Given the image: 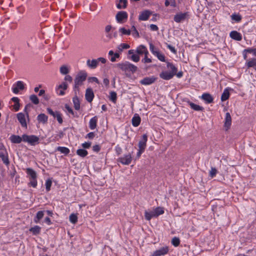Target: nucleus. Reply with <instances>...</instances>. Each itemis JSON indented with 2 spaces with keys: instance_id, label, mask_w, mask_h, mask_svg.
Masks as SVG:
<instances>
[{
  "instance_id": "1",
  "label": "nucleus",
  "mask_w": 256,
  "mask_h": 256,
  "mask_svg": "<svg viewBox=\"0 0 256 256\" xmlns=\"http://www.w3.org/2000/svg\"><path fill=\"white\" fill-rule=\"evenodd\" d=\"M88 74L86 71L81 70L78 72L74 78V90H78L79 87L82 85L83 82L86 80Z\"/></svg>"
},
{
  "instance_id": "2",
  "label": "nucleus",
  "mask_w": 256,
  "mask_h": 256,
  "mask_svg": "<svg viewBox=\"0 0 256 256\" xmlns=\"http://www.w3.org/2000/svg\"><path fill=\"white\" fill-rule=\"evenodd\" d=\"M117 66L122 71L131 72L132 73L135 72L138 70V68L136 66L128 62L124 63L118 64Z\"/></svg>"
},
{
  "instance_id": "3",
  "label": "nucleus",
  "mask_w": 256,
  "mask_h": 256,
  "mask_svg": "<svg viewBox=\"0 0 256 256\" xmlns=\"http://www.w3.org/2000/svg\"><path fill=\"white\" fill-rule=\"evenodd\" d=\"M39 138L34 135L28 136L27 134L22 135V141L27 142L32 146L38 143Z\"/></svg>"
},
{
  "instance_id": "4",
  "label": "nucleus",
  "mask_w": 256,
  "mask_h": 256,
  "mask_svg": "<svg viewBox=\"0 0 256 256\" xmlns=\"http://www.w3.org/2000/svg\"><path fill=\"white\" fill-rule=\"evenodd\" d=\"M0 158H2L4 164L6 166L9 165L10 161L8 158V152L4 146L2 144L0 145Z\"/></svg>"
},
{
  "instance_id": "5",
  "label": "nucleus",
  "mask_w": 256,
  "mask_h": 256,
  "mask_svg": "<svg viewBox=\"0 0 256 256\" xmlns=\"http://www.w3.org/2000/svg\"><path fill=\"white\" fill-rule=\"evenodd\" d=\"M128 15L126 12H118L116 14V18L119 23H124L128 19Z\"/></svg>"
},
{
  "instance_id": "6",
  "label": "nucleus",
  "mask_w": 256,
  "mask_h": 256,
  "mask_svg": "<svg viewBox=\"0 0 256 256\" xmlns=\"http://www.w3.org/2000/svg\"><path fill=\"white\" fill-rule=\"evenodd\" d=\"M168 246H164L154 251L151 256H162L166 254L168 252Z\"/></svg>"
},
{
  "instance_id": "7",
  "label": "nucleus",
  "mask_w": 256,
  "mask_h": 256,
  "mask_svg": "<svg viewBox=\"0 0 256 256\" xmlns=\"http://www.w3.org/2000/svg\"><path fill=\"white\" fill-rule=\"evenodd\" d=\"M132 160V157L130 154L124 155L118 158V161L124 165H128Z\"/></svg>"
},
{
  "instance_id": "8",
  "label": "nucleus",
  "mask_w": 256,
  "mask_h": 256,
  "mask_svg": "<svg viewBox=\"0 0 256 256\" xmlns=\"http://www.w3.org/2000/svg\"><path fill=\"white\" fill-rule=\"evenodd\" d=\"M157 78L154 76L146 77L140 81V83L143 85H150L155 82Z\"/></svg>"
},
{
  "instance_id": "9",
  "label": "nucleus",
  "mask_w": 256,
  "mask_h": 256,
  "mask_svg": "<svg viewBox=\"0 0 256 256\" xmlns=\"http://www.w3.org/2000/svg\"><path fill=\"white\" fill-rule=\"evenodd\" d=\"M152 14V12L149 10H144L140 12L138 16L140 20H147L150 16Z\"/></svg>"
},
{
  "instance_id": "10",
  "label": "nucleus",
  "mask_w": 256,
  "mask_h": 256,
  "mask_svg": "<svg viewBox=\"0 0 256 256\" xmlns=\"http://www.w3.org/2000/svg\"><path fill=\"white\" fill-rule=\"evenodd\" d=\"M24 88V86L22 82L18 81L13 86L12 88L14 93L17 94L19 90H23Z\"/></svg>"
},
{
  "instance_id": "11",
  "label": "nucleus",
  "mask_w": 256,
  "mask_h": 256,
  "mask_svg": "<svg viewBox=\"0 0 256 256\" xmlns=\"http://www.w3.org/2000/svg\"><path fill=\"white\" fill-rule=\"evenodd\" d=\"M85 98L86 100L89 102H91L92 101L94 98V94L91 88H88L86 90Z\"/></svg>"
},
{
  "instance_id": "12",
  "label": "nucleus",
  "mask_w": 256,
  "mask_h": 256,
  "mask_svg": "<svg viewBox=\"0 0 256 256\" xmlns=\"http://www.w3.org/2000/svg\"><path fill=\"white\" fill-rule=\"evenodd\" d=\"M17 118L21 126L24 128H27V124L24 114L22 112L18 113L17 114Z\"/></svg>"
},
{
  "instance_id": "13",
  "label": "nucleus",
  "mask_w": 256,
  "mask_h": 256,
  "mask_svg": "<svg viewBox=\"0 0 256 256\" xmlns=\"http://www.w3.org/2000/svg\"><path fill=\"white\" fill-rule=\"evenodd\" d=\"M174 74L171 72L167 71L162 72L160 74V77L164 80H169L173 78Z\"/></svg>"
},
{
  "instance_id": "14",
  "label": "nucleus",
  "mask_w": 256,
  "mask_h": 256,
  "mask_svg": "<svg viewBox=\"0 0 256 256\" xmlns=\"http://www.w3.org/2000/svg\"><path fill=\"white\" fill-rule=\"evenodd\" d=\"M187 15L188 12L180 13L176 14L174 16V20L176 22H180L186 19Z\"/></svg>"
},
{
  "instance_id": "15",
  "label": "nucleus",
  "mask_w": 256,
  "mask_h": 256,
  "mask_svg": "<svg viewBox=\"0 0 256 256\" xmlns=\"http://www.w3.org/2000/svg\"><path fill=\"white\" fill-rule=\"evenodd\" d=\"M148 140V136L146 134L142 135V140L138 142V148L140 149H142L144 150L146 147V144Z\"/></svg>"
},
{
  "instance_id": "16",
  "label": "nucleus",
  "mask_w": 256,
  "mask_h": 256,
  "mask_svg": "<svg viewBox=\"0 0 256 256\" xmlns=\"http://www.w3.org/2000/svg\"><path fill=\"white\" fill-rule=\"evenodd\" d=\"M232 124V118L229 112H226V114L225 121L224 126L228 130L230 126Z\"/></svg>"
},
{
  "instance_id": "17",
  "label": "nucleus",
  "mask_w": 256,
  "mask_h": 256,
  "mask_svg": "<svg viewBox=\"0 0 256 256\" xmlns=\"http://www.w3.org/2000/svg\"><path fill=\"white\" fill-rule=\"evenodd\" d=\"M230 37L234 40L240 41L242 40L241 34L236 31H232L230 33Z\"/></svg>"
},
{
  "instance_id": "18",
  "label": "nucleus",
  "mask_w": 256,
  "mask_h": 256,
  "mask_svg": "<svg viewBox=\"0 0 256 256\" xmlns=\"http://www.w3.org/2000/svg\"><path fill=\"white\" fill-rule=\"evenodd\" d=\"M202 98L204 100L207 104H210L213 102L214 98L212 96L208 93L204 94L202 96Z\"/></svg>"
},
{
  "instance_id": "19",
  "label": "nucleus",
  "mask_w": 256,
  "mask_h": 256,
  "mask_svg": "<svg viewBox=\"0 0 256 256\" xmlns=\"http://www.w3.org/2000/svg\"><path fill=\"white\" fill-rule=\"evenodd\" d=\"M10 139L11 142L14 144H20L22 140V136L20 137L19 136L13 134L10 136Z\"/></svg>"
},
{
  "instance_id": "20",
  "label": "nucleus",
  "mask_w": 256,
  "mask_h": 256,
  "mask_svg": "<svg viewBox=\"0 0 256 256\" xmlns=\"http://www.w3.org/2000/svg\"><path fill=\"white\" fill-rule=\"evenodd\" d=\"M246 66L248 68H252L256 71V58H252L248 60Z\"/></svg>"
},
{
  "instance_id": "21",
  "label": "nucleus",
  "mask_w": 256,
  "mask_h": 256,
  "mask_svg": "<svg viewBox=\"0 0 256 256\" xmlns=\"http://www.w3.org/2000/svg\"><path fill=\"white\" fill-rule=\"evenodd\" d=\"M88 66L90 68H95L98 65V60L97 59H94L92 60H88L86 62Z\"/></svg>"
},
{
  "instance_id": "22",
  "label": "nucleus",
  "mask_w": 256,
  "mask_h": 256,
  "mask_svg": "<svg viewBox=\"0 0 256 256\" xmlns=\"http://www.w3.org/2000/svg\"><path fill=\"white\" fill-rule=\"evenodd\" d=\"M98 122V118L95 116L92 118L89 122V127L91 130H94L96 128Z\"/></svg>"
},
{
  "instance_id": "23",
  "label": "nucleus",
  "mask_w": 256,
  "mask_h": 256,
  "mask_svg": "<svg viewBox=\"0 0 256 256\" xmlns=\"http://www.w3.org/2000/svg\"><path fill=\"white\" fill-rule=\"evenodd\" d=\"M26 172L29 176V179L36 178V172L33 169L31 168H27L26 169Z\"/></svg>"
},
{
  "instance_id": "24",
  "label": "nucleus",
  "mask_w": 256,
  "mask_h": 256,
  "mask_svg": "<svg viewBox=\"0 0 256 256\" xmlns=\"http://www.w3.org/2000/svg\"><path fill=\"white\" fill-rule=\"evenodd\" d=\"M144 216L147 220H150L152 218L156 217L154 210L150 212L146 210L144 212Z\"/></svg>"
},
{
  "instance_id": "25",
  "label": "nucleus",
  "mask_w": 256,
  "mask_h": 256,
  "mask_svg": "<svg viewBox=\"0 0 256 256\" xmlns=\"http://www.w3.org/2000/svg\"><path fill=\"white\" fill-rule=\"evenodd\" d=\"M140 120H141L140 116L138 114H136L132 118V124L134 126H138L140 125Z\"/></svg>"
},
{
  "instance_id": "26",
  "label": "nucleus",
  "mask_w": 256,
  "mask_h": 256,
  "mask_svg": "<svg viewBox=\"0 0 256 256\" xmlns=\"http://www.w3.org/2000/svg\"><path fill=\"white\" fill-rule=\"evenodd\" d=\"M37 120L40 122L46 124L48 122V117L44 114H40L38 115Z\"/></svg>"
},
{
  "instance_id": "27",
  "label": "nucleus",
  "mask_w": 256,
  "mask_h": 256,
  "mask_svg": "<svg viewBox=\"0 0 256 256\" xmlns=\"http://www.w3.org/2000/svg\"><path fill=\"white\" fill-rule=\"evenodd\" d=\"M188 104L190 106V108L194 110L202 111L204 110L203 107L199 105L196 104L192 102H188Z\"/></svg>"
},
{
  "instance_id": "28",
  "label": "nucleus",
  "mask_w": 256,
  "mask_h": 256,
  "mask_svg": "<svg viewBox=\"0 0 256 256\" xmlns=\"http://www.w3.org/2000/svg\"><path fill=\"white\" fill-rule=\"evenodd\" d=\"M60 71L62 74H67L70 72V68L66 65H62L60 67Z\"/></svg>"
},
{
  "instance_id": "29",
  "label": "nucleus",
  "mask_w": 256,
  "mask_h": 256,
  "mask_svg": "<svg viewBox=\"0 0 256 256\" xmlns=\"http://www.w3.org/2000/svg\"><path fill=\"white\" fill-rule=\"evenodd\" d=\"M44 215V211H38L36 214V216L34 218V222L36 223H38L40 220H41Z\"/></svg>"
},
{
  "instance_id": "30",
  "label": "nucleus",
  "mask_w": 256,
  "mask_h": 256,
  "mask_svg": "<svg viewBox=\"0 0 256 256\" xmlns=\"http://www.w3.org/2000/svg\"><path fill=\"white\" fill-rule=\"evenodd\" d=\"M230 96V92L228 88H226L221 96V100L224 102L227 100Z\"/></svg>"
},
{
  "instance_id": "31",
  "label": "nucleus",
  "mask_w": 256,
  "mask_h": 256,
  "mask_svg": "<svg viewBox=\"0 0 256 256\" xmlns=\"http://www.w3.org/2000/svg\"><path fill=\"white\" fill-rule=\"evenodd\" d=\"M40 227L38 226H36L34 227L31 228L29 230L32 232L34 235L38 234L40 232Z\"/></svg>"
},
{
  "instance_id": "32",
  "label": "nucleus",
  "mask_w": 256,
  "mask_h": 256,
  "mask_svg": "<svg viewBox=\"0 0 256 256\" xmlns=\"http://www.w3.org/2000/svg\"><path fill=\"white\" fill-rule=\"evenodd\" d=\"M166 64L167 68L170 70V72L176 75L177 72V68L172 64L170 62H167Z\"/></svg>"
},
{
  "instance_id": "33",
  "label": "nucleus",
  "mask_w": 256,
  "mask_h": 256,
  "mask_svg": "<svg viewBox=\"0 0 256 256\" xmlns=\"http://www.w3.org/2000/svg\"><path fill=\"white\" fill-rule=\"evenodd\" d=\"M127 0H120L119 3L116 4V7L118 9L125 8L127 6Z\"/></svg>"
},
{
  "instance_id": "34",
  "label": "nucleus",
  "mask_w": 256,
  "mask_h": 256,
  "mask_svg": "<svg viewBox=\"0 0 256 256\" xmlns=\"http://www.w3.org/2000/svg\"><path fill=\"white\" fill-rule=\"evenodd\" d=\"M73 102L74 104V108L76 110H79L80 108V102L77 96H75L73 98Z\"/></svg>"
},
{
  "instance_id": "35",
  "label": "nucleus",
  "mask_w": 256,
  "mask_h": 256,
  "mask_svg": "<svg viewBox=\"0 0 256 256\" xmlns=\"http://www.w3.org/2000/svg\"><path fill=\"white\" fill-rule=\"evenodd\" d=\"M76 154L78 156H79L82 158H84L87 156V154H88V152L87 150H86L84 149L80 148V149H78L76 150Z\"/></svg>"
},
{
  "instance_id": "36",
  "label": "nucleus",
  "mask_w": 256,
  "mask_h": 256,
  "mask_svg": "<svg viewBox=\"0 0 256 256\" xmlns=\"http://www.w3.org/2000/svg\"><path fill=\"white\" fill-rule=\"evenodd\" d=\"M154 210L156 217L164 213V208L162 207H157L154 208Z\"/></svg>"
},
{
  "instance_id": "37",
  "label": "nucleus",
  "mask_w": 256,
  "mask_h": 256,
  "mask_svg": "<svg viewBox=\"0 0 256 256\" xmlns=\"http://www.w3.org/2000/svg\"><path fill=\"white\" fill-rule=\"evenodd\" d=\"M57 150L60 152L62 154H64L66 155L70 152V150L66 147L58 146L57 148Z\"/></svg>"
},
{
  "instance_id": "38",
  "label": "nucleus",
  "mask_w": 256,
  "mask_h": 256,
  "mask_svg": "<svg viewBox=\"0 0 256 256\" xmlns=\"http://www.w3.org/2000/svg\"><path fill=\"white\" fill-rule=\"evenodd\" d=\"M30 100L34 104H38L39 103V100L37 96L35 94H32L30 97Z\"/></svg>"
},
{
  "instance_id": "39",
  "label": "nucleus",
  "mask_w": 256,
  "mask_h": 256,
  "mask_svg": "<svg viewBox=\"0 0 256 256\" xmlns=\"http://www.w3.org/2000/svg\"><path fill=\"white\" fill-rule=\"evenodd\" d=\"M119 32L122 34V35H130L131 33L130 30H126L124 28H122L119 29Z\"/></svg>"
},
{
  "instance_id": "40",
  "label": "nucleus",
  "mask_w": 256,
  "mask_h": 256,
  "mask_svg": "<svg viewBox=\"0 0 256 256\" xmlns=\"http://www.w3.org/2000/svg\"><path fill=\"white\" fill-rule=\"evenodd\" d=\"M146 47L143 45H140L138 47L136 52L139 54H142L144 53L146 49Z\"/></svg>"
},
{
  "instance_id": "41",
  "label": "nucleus",
  "mask_w": 256,
  "mask_h": 256,
  "mask_svg": "<svg viewBox=\"0 0 256 256\" xmlns=\"http://www.w3.org/2000/svg\"><path fill=\"white\" fill-rule=\"evenodd\" d=\"M243 52L252 54L254 56H256V48H248L247 49H245Z\"/></svg>"
},
{
  "instance_id": "42",
  "label": "nucleus",
  "mask_w": 256,
  "mask_h": 256,
  "mask_svg": "<svg viewBox=\"0 0 256 256\" xmlns=\"http://www.w3.org/2000/svg\"><path fill=\"white\" fill-rule=\"evenodd\" d=\"M180 243V240L178 238L174 237L172 240V244L174 246H179Z\"/></svg>"
},
{
  "instance_id": "43",
  "label": "nucleus",
  "mask_w": 256,
  "mask_h": 256,
  "mask_svg": "<svg viewBox=\"0 0 256 256\" xmlns=\"http://www.w3.org/2000/svg\"><path fill=\"white\" fill-rule=\"evenodd\" d=\"M130 48V46L129 44H124V43H123V44H121L118 47V49L120 50V51H122L124 49H128V48Z\"/></svg>"
},
{
  "instance_id": "44",
  "label": "nucleus",
  "mask_w": 256,
  "mask_h": 256,
  "mask_svg": "<svg viewBox=\"0 0 256 256\" xmlns=\"http://www.w3.org/2000/svg\"><path fill=\"white\" fill-rule=\"evenodd\" d=\"M57 119V120L58 121V122L60 124H62L63 122V120H62V114H60V113L59 112H56V115H55Z\"/></svg>"
},
{
  "instance_id": "45",
  "label": "nucleus",
  "mask_w": 256,
  "mask_h": 256,
  "mask_svg": "<svg viewBox=\"0 0 256 256\" xmlns=\"http://www.w3.org/2000/svg\"><path fill=\"white\" fill-rule=\"evenodd\" d=\"M70 220L72 224H76L78 221V217L74 214H71L70 216Z\"/></svg>"
},
{
  "instance_id": "46",
  "label": "nucleus",
  "mask_w": 256,
  "mask_h": 256,
  "mask_svg": "<svg viewBox=\"0 0 256 256\" xmlns=\"http://www.w3.org/2000/svg\"><path fill=\"white\" fill-rule=\"evenodd\" d=\"M232 19L237 22H239L242 20V17L240 14H233L231 16Z\"/></svg>"
},
{
  "instance_id": "47",
  "label": "nucleus",
  "mask_w": 256,
  "mask_h": 256,
  "mask_svg": "<svg viewBox=\"0 0 256 256\" xmlns=\"http://www.w3.org/2000/svg\"><path fill=\"white\" fill-rule=\"evenodd\" d=\"M164 4L166 6L170 4V6L174 7L176 6L175 0H166Z\"/></svg>"
},
{
  "instance_id": "48",
  "label": "nucleus",
  "mask_w": 256,
  "mask_h": 256,
  "mask_svg": "<svg viewBox=\"0 0 256 256\" xmlns=\"http://www.w3.org/2000/svg\"><path fill=\"white\" fill-rule=\"evenodd\" d=\"M68 84L65 82H63L62 84L58 86V88L56 89V91L59 90L60 89H63L64 90H66L68 88Z\"/></svg>"
},
{
  "instance_id": "49",
  "label": "nucleus",
  "mask_w": 256,
  "mask_h": 256,
  "mask_svg": "<svg viewBox=\"0 0 256 256\" xmlns=\"http://www.w3.org/2000/svg\"><path fill=\"white\" fill-rule=\"evenodd\" d=\"M154 56H156L162 62H165L164 56L163 54H160L159 52H158Z\"/></svg>"
},
{
  "instance_id": "50",
  "label": "nucleus",
  "mask_w": 256,
  "mask_h": 256,
  "mask_svg": "<svg viewBox=\"0 0 256 256\" xmlns=\"http://www.w3.org/2000/svg\"><path fill=\"white\" fill-rule=\"evenodd\" d=\"M52 182L50 179H48L46 180V188L47 192H48L50 190V187L52 186Z\"/></svg>"
},
{
  "instance_id": "51",
  "label": "nucleus",
  "mask_w": 256,
  "mask_h": 256,
  "mask_svg": "<svg viewBox=\"0 0 256 256\" xmlns=\"http://www.w3.org/2000/svg\"><path fill=\"white\" fill-rule=\"evenodd\" d=\"M116 94L114 92H112L110 93V100L115 102L116 100Z\"/></svg>"
},
{
  "instance_id": "52",
  "label": "nucleus",
  "mask_w": 256,
  "mask_h": 256,
  "mask_svg": "<svg viewBox=\"0 0 256 256\" xmlns=\"http://www.w3.org/2000/svg\"><path fill=\"white\" fill-rule=\"evenodd\" d=\"M150 49L151 52L155 55L158 50L154 47L152 44L150 43Z\"/></svg>"
},
{
  "instance_id": "53",
  "label": "nucleus",
  "mask_w": 256,
  "mask_h": 256,
  "mask_svg": "<svg viewBox=\"0 0 256 256\" xmlns=\"http://www.w3.org/2000/svg\"><path fill=\"white\" fill-rule=\"evenodd\" d=\"M217 173V170L214 168H212L210 172L209 176L211 178H214L216 176V174Z\"/></svg>"
},
{
  "instance_id": "54",
  "label": "nucleus",
  "mask_w": 256,
  "mask_h": 256,
  "mask_svg": "<svg viewBox=\"0 0 256 256\" xmlns=\"http://www.w3.org/2000/svg\"><path fill=\"white\" fill-rule=\"evenodd\" d=\"M30 182L29 183V185H30L34 188H36L37 186V180L36 178H31L29 179Z\"/></svg>"
},
{
  "instance_id": "55",
  "label": "nucleus",
  "mask_w": 256,
  "mask_h": 256,
  "mask_svg": "<svg viewBox=\"0 0 256 256\" xmlns=\"http://www.w3.org/2000/svg\"><path fill=\"white\" fill-rule=\"evenodd\" d=\"M132 28L133 31L132 35L138 38L140 36L139 33L138 31L136 30V27L134 26H133Z\"/></svg>"
},
{
  "instance_id": "56",
  "label": "nucleus",
  "mask_w": 256,
  "mask_h": 256,
  "mask_svg": "<svg viewBox=\"0 0 256 256\" xmlns=\"http://www.w3.org/2000/svg\"><path fill=\"white\" fill-rule=\"evenodd\" d=\"M91 144H92V142H85L82 144V146L84 148H90V147Z\"/></svg>"
},
{
  "instance_id": "57",
  "label": "nucleus",
  "mask_w": 256,
  "mask_h": 256,
  "mask_svg": "<svg viewBox=\"0 0 256 256\" xmlns=\"http://www.w3.org/2000/svg\"><path fill=\"white\" fill-rule=\"evenodd\" d=\"M65 108L66 109V110L69 113L72 114L74 116H75L73 110L70 107V106L68 104H65Z\"/></svg>"
},
{
  "instance_id": "58",
  "label": "nucleus",
  "mask_w": 256,
  "mask_h": 256,
  "mask_svg": "<svg viewBox=\"0 0 256 256\" xmlns=\"http://www.w3.org/2000/svg\"><path fill=\"white\" fill-rule=\"evenodd\" d=\"M131 58L134 62H138L140 60V56L136 54H132Z\"/></svg>"
},
{
  "instance_id": "59",
  "label": "nucleus",
  "mask_w": 256,
  "mask_h": 256,
  "mask_svg": "<svg viewBox=\"0 0 256 256\" xmlns=\"http://www.w3.org/2000/svg\"><path fill=\"white\" fill-rule=\"evenodd\" d=\"M113 55H114V56H112L110 58V60L112 62H114L116 60V58H118L120 57V54H119L116 52Z\"/></svg>"
},
{
  "instance_id": "60",
  "label": "nucleus",
  "mask_w": 256,
  "mask_h": 256,
  "mask_svg": "<svg viewBox=\"0 0 256 256\" xmlns=\"http://www.w3.org/2000/svg\"><path fill=\"white\" fill-rule=\"evenodd\" d=\"M100 150V147L98 144H96L92 146V150L96 152H98Z\"/></svg>"
},
{
  "instance_id": "61",
  "label": "nucleus",
  "mask_w": 256,
  "mask_h": 256,
  "mask_svg": "<svg viewBox=\"0 0 256 256\" xmlns=\"http://www.w3.org/2000/svg\"><path fill=\"white\" fill-rule=\"evenodd\" d=\"M150 30L152 31H157L158 30V26L156 24H151L150 26Z\"/></svg>"
},
{
  "instance_id": "62",
  "label": "nucleus",
  "mask_w": 256,
  "mask_h": 256,
  "mask_svg": "<svg viewBox=\"0 0 256 256\" xmlns=\"http://www.w3.org/2000/svg\"><path fill=\"white\" fill-rule=\"evenodd\" d=\"M142 62L144 63H150L152 62V60L148 57V56H144V58L142 60Z\"/></svg>"
},
{
  "instance_id": "63",
  "label": "nucleus",
  "mask_w": 256,
  "mask_h": 256,
  "mask_svg": "<svg viewBox=\"0 0 256 256\" xmlns=\"http://www.w3.org/2000/svg\"><path fill=\"white\" fill-rule=\"evenodd\" d=\"M167 47L168 48H169L172 52L174 54H176V50L175 48L172 46L170 44H167Z\"/></svg>"
},
{
  "instance_id": "64",
  "label": "nucleus",
  "mask_w": 256,
  "mask_h": 256,
  "mask_svg": "<svg viewBox=\"0 0 256 256\" xmlns=\"http://www.w3.org/2000/svg\"><path fill=\"white\" fill-rule=\"evenodd\" d=\"M66 76L64 77V80L66 81H68L71 82L72 80V78L70 75L66 74Z\"/></svg>"
}]
</instances>
